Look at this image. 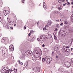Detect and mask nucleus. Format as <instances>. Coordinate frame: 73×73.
<instances>
[{
    "label": "nucleus",
    "mask_w": 73,
    "mask_h": 73,
    "mask_svg": "<svg viewBox=\"0 0 73 73\" xmlns=\"http://www.w3.org/2000/svg\"><path fill=\"white\" fill-rule=\"evenodd\" d=\"M71 70H72V69H71Z\"/></svg>",
    "instance_id": "obj_62"
},
{
    "label": "nucleus",
    "mask_w": 73,
    "mask_h": 73,
    "mask_svg": "<svg viewBox=\"0 0 73 73\" xmlns=\"http://www.w3.org/2000/svg\"><path fill=\"white\" fill-rule=\"evenodd\" d=\"M71 21L73 23V16L72 17V18L71 19Z\"/></svg>",
    "instance_id": "obj_33"
},
{
    "label": "nucleus",
    "mask_w": 73,
    "mask_h": 73,
    "mask_svg": "<svg viewBox=\"0 0 73 73\" xmlns=\"http://www.w3.org/2000/svg\"><path fill=\"white\" fill-rule=\"evenodd\" d=\"M9 50L11 51H13L14 50L13 46L12 45H11L9 46Z\"/></svg>",
    "instance_id": "obj_8"
},
{
    "label": "nucleus",
    "mask_w": 73,
    "mask_h": 73,
    "mask_svg": "<svg viewBox=\"0 0 73 73\" xmlns=\"http://www.w3.org/2000/svg\"><path fill=\"white\" fill-rule=\"evenodd\" d=\"M37 40H38V41H39V38H38L37 39Z\"/></svg>",
    "instance_id": "obj_50"
},
{
    "label": "nucleus",
    "mask_w": 73,
    "mask_h": 73,
    "mask_svg": "<svg viewBox=\"0 0 73 73\" xmlns=\"http://www.w3.org/2000/svg\"><path fill=\"white\" fill-rule=\"evenodd\" d=\"M66 48H69V47L68 46H66Z\"/></svg>",
    "instance_id": "obj_40"
},
{
    "label": "nucleus",
    "mask_w": 73,
    "mask_h": 73,
    "mask_svg": "<svg viewBox=\"0 0 73 73\" xmlns=\"http://www.w3.org/2000/svg\"><path fill=\"white\" fill-rule=\"evenodd\" d=\"M46 61V62H47L48 64H50L52 61V58L51 57H49V56H46L45 57Z\"/></svg>",
    "instance_id": "obj_2"
},
{
    "label": "nucleus",
    "mask_w": 73,
    "mask_h": 73,
    "mask_svg": "<svg viewBox=\"0 0 73 73\" xmlns=\"http://www.w3.org/2000/svg\"><path fill=\"white\" fill-rule=\"evenodd\" d=\"M34 38H33L31 40V41H33V40H34Z\"/></svg>",
    "instance_id": "obj_37"
},
{
    "label": "nucleus",
    "mask_w": 73,
    "mask_h": 73,
    "mask_svg": "<svg viewBox=\"0 0 73 73\" xmlns=\"http://www.w3.org/2000/svg\"><path fill=\"white\" fill-rule=\"evenodd\" d=\"M5 40L4 38H2L1 40V42H5Z\"/></svg>",
    "instance_id": "obj_17"
},
{
    "label": "nucleus",
    "mask_w": 73,
    "mask_h": 73,
    "mask_svg": "<svg viewBox=\"0 0 73 73\" xmlns=\"http://www.w3.org/2000/svg\"><path fill=\"white\" fill-rule=\"evenodd\" d=\"M72 8H73V6H72Z\"/></svg>",
    "instance_id": "obj_64"
},
{
    "label": "nucleus",
    "mask_w": 73,
    "mask_h": 73,
    "mask_svg": "<svg viewBox=\"0 0 73 73\" xmlns=\"http://www.w3.org/2000/svg\"><path fill=\"white\" fill-rule=\"evenodd\" d=\"M33 70L36 72H38L40 71V68L38 67H36L34 68Z\"/></svg>",
    "instance_id": "obj_6"
},
{
    "label": "nucleus",
    "mask_w": 73,
    "mask_h": 73,
    "mask_svg": "<svg viewBox=\"0 0 73 73\" xmlns=\"http://www.w3.org/2000/svg\"><path fill=\"white\" fill-rule=\"evenodd\" d=\"M58 58V57L57 56H57H56V58Z\"/></svg>",
    "instance_id": "obj_51"
},
{
    "label": "nucleus",
    "mask_w": 73,
    "mask_h": 73,
    "mask_svg": "<svg viewBox=\"0 0 73 73\" xmlns=\"http://www.w3.org/2000/svg\"><path fill=\"white\" fill-rule=\"evenodd\" d=\"M14 27H16V24L14 25Z\"/></svg>",
    "instance_id": "obj_54"
},
{
    "label": "nucleus",
    "mask_w": 73,
    "mask_h": 73,
    "mask_svg": "<svg viewBox=\"0 0 73 73\" xmlns=\"http://www.w3.org/2000/svg\"><path fill=\"white\" fill-rule=\"evenodd\" d=\"M36 51H35V50H34V53L35 55V57H36V58L35 57H33L32 58V60H33V61H36V60H35V58H39V59H40L41 58V57H40V53H37L36 52Z\"/></svg>",
    "instance_id": "obj_1"
},
{
    "label": "nucleus",
    "mask_w": 73,
    "mask_h": 73,
    "mask_svg": "<svg viewBox=\"0 0 73 73\" xmlns=\"http://www.w3.org/2000/svg\"><path fill=\"white\" fill-rule=\"evenodd\" d=\"M58 13H59V14H61V13L59 12H58Z\"/></svg>",
    "instance_id": "obj_53"
},
{
    "label": "nucleus",
    "mask_w": 73,
    "mask_h": 73,
    "mask_svg": "<svg viewBox=\"0 0 73 73\" xmlns=\"http://www.w3.org/2000/svg\"><path fill=\"white\" fill-rule=\"evenodd\" d=\"M24 58V56H20V58L21 59H23Z\"/></svg>",
    "instance_id": "obj_20"
},
{
    "label": "nucleus",
    "mask_w": 73,
    "mask_h": 73,
    "mask_svg": "<svg viewBox=\"0 0 73 73\" xmlns=\"http://www.w3.org/2000/svg\"><path fill=\"white\" fill-rule=\"evenodd\" d=\"M71 54H73V53H71Z\"/></svg>",
    "instance_id": "obj_57"
},
{
    "label": "nucleus",
    "mask_w": 73,
    "mask_h": 73,
    "mask_svg": "<svg viewBox=\"0 0 73 73\" xmlns=\"http://www.w3.org/2000/svg\"><path fill=\"white\" fill-rule=\"evenodd\" d=\"M16 71H17V69H16Z\"/></svg>",
    "instance_id": "obj_61"
},
{
    "label": "nucleus",
    "mask_w": 73,
    "mask_h": 73,
    "mask_svg": "<svg viewBox=\"0 0 73 73\" xmlns=\"http://www.w3.org/2000/svg\"><path fill=\"white\" fill-rule=\"evenodd\" d=\"M59 26H60V25L58 24L56 25V27H57V28H59Z\"/></svg>",
    "instance_id": "obj_29"
},
{
    "label": "nucleus",
    "mask_w": 73,
    "mask_h": 73,
    "mask_svg": "<svg viewBox=\"0 0 73 73\" xmlns=\"http://www.w3.org/2000/svg\"><path fill=\"white\" fill-rule=\"evenodd\" d=\"M62 67H60V68H59L58 70V71H59V72H61L62 71Z\"/></svg>",
    "instance_id": "obj_16"
},
{
    "label": "nucleus",
    "mask_w": 73,
    "mask_h": 73,
    "mask_svg": "<svg viewBox=\"0 0 73 73\" xmlns=\"http://www.w3.org/2000/svg\"><path fill=\"white\" fill-rule=\"evenodd\" d=\"M66 3H65V4L64 3L63 4V6H65V5H66Z\"/></svg>",
    "instance_id": "obj_36"
},
{
    "label": "nucleus",
    "mask_w": 73,
    "mask_h": 73,
    "mask_svg": "<svg viewBox=\"0 0 73 73\" xmlns=\"http://www.w3.org/2000/svg\"><path fill=\"white\" fill-rule=\"evenodd\" d=\"M42 47H44V46H45V45L44 44H43L42 45Z\"/></svg>",
    "instance_id": "obj_44"
},
{
    "label": "nucleus",
    "mask_w": 73,
    "mask_h": 73,
    "mask_svg": "<svg viewBox=\"0 0 73 73\" xmlns=\"http://www.w3.org/2000/svg\"><path fill=\"white\" fill-rule=\"evenodd\" d=\"M26 25L24 27L25 29H26Z\"/></svg>",
    "instance_id": "obj_39"
},
{
    "label": "nucleus",
    "mask_w": 73,
    "mask_h": 73,
    "mask_svg": "<svg viewBox=\"0 0 73 73\" xmlns=\"http://www.w3.org/2000/svg\"><path fill=\"white\" fill-rule=\"evenodd\" d=\"M66 1L67 2H68V0H66Z\"/></svg>",
    "instance_id": "obj_56"
},
{
    "label": "nucleus",
    "mask_w": 73,
    "mask_h": 73,
    "mask_svg": "<svg viewBox=\"0 0 73 73\" xmlns=\"http://www.w3.org/2000/svg\"><path fill=\"white\" fill-rule=\"evenodd\" d=\"M40 37V39H43V40H44V39H45V38H44L43 35L41 36Z\"/></svg>",
    "instance_id": "obj_19"
},
{
    "label": "nucleus",
    "mask_w": 73,
    "mask_h": 73,
    "mask_svg": "<svg viewBox=\"0 0 73 73\" xmlns=\"http://www.w3.org/2000/svg\"><path fill=\"white\" fill-rule=\"evenodd\" d=\"M43 31H46V27H44L43 28Z\"/></svg>",
    "instance_id": "obj_28"
},
{
    "label": "nucleus",
    "mask_w": 73,
    "mask_h": 73,
    "mask_svg": "<svg viewBox=\"0 0 73 73\" xmlns=\"http://www.w3.org/2000/svg\"><path fill=\"white\" fill-rule=\"evenodd\" d=\"M23 62H21V65H23Z\"/></svg>",
    "instance_id": "obj_42"
},
{
    "label": "nucleus",
    "mask_w": 73,
    "mask_h": 73,
    "mask_svg": "<svg viewBox=\"0 0 73 73\" xmlns=\"http://www.w3.org/2000/svg\"><path fill=\"white\" fill-rule=\"evenodd\" d=\"M52 24V21H49L48 23V25H51Z\"/></svg>",
    "instance_id": "obj_15"
},
{
    "label": "nucleus",
    "mask_w": 73,
    "mask_h": 73,
    "mask_svg": "<svg viewBox=\"0 0 73 73\" xmlns=\"http://www.w3.org/2000/svg\"><path fill=\"white\" fill-rule=\"evenodd\" d=\"M47 26H48V25H45V27L46 28V27H47Z\"/></svg>",
    "instance_id": "obj_46"
},
{
    "label": "nucleus",
    "mask_w": 73,
    "mask_h": 73,
    "mask_svg": "<svg viewBox=\"0 0 73 73\" xmlns=\"http://www.w3.org/2000/svg\"><path fill=\"white\" fill-rule=\"evenodd\" d=\"M22 3H24V1H23V0H22Z\"/></svg>",
    "instance_id": "obj_49"
},
{
    "label": "nucleus",
    "mask_w": 73,
    "mask_h": 73,
    "mask_svg": "<svg viewBox=\"0 0 73 73\" xmlns=\"http://www.w3.org/2000/svg\"><path fill=\"white\" fill-rule=\"evenodd\" d=\"M1 13H2V12L0 11V17H1V16H2V15H1Z\"/></svg>",
    "instance_id": "obj_30"
},
{
    "label": "nucleus",
    "mask_w": 73,
    "mask_h": 73,
    "mask_svg": "<svg viewBox=\"0 0 73 73\" xmlns=\"http://www.w3.org/2000/svg\"><path fill=\"white\" fill-rule=\"evenodd\" d=\"M3 27H5L7 29H8L10 27V26H9V24L7 22H6L4 23L3 24Z\"/></svg>",
    "instance_id": "obj_3"
},
{
    "label": "nucleus",
    "mask_w": 73,
    "mask_h": 73,
    "mask_svg": "<svg viewBox=\"0 0 73 73\" xmlns=\"http://www.w3.org/2000/svg\"><path fill=\"white\" fill-rule=\"evenodd\" d=\"M54 52H52V56H54Z\"/></svg>",
    "instance_id": "obj_26"
},
{
    "label": "nucleus",
    "mask_w": 73,
    "mask_h": 73,
    "mask_svg": "<svg viewBox=\"0 0 73 73\" xmlns=\"http://www.w3.org/2000/svg\"><path fill=\"white\" fill-rule=\"evenodd\" d=\"M54 37L55 40H57V38L56 37V36L54 35Z\"/></svg>",
    "instance_id": "obj_22"
},
{
    "label": "nucleus",
    "mask_w": 73,
    "mask_h": 73,
    "mask_svg": "<svg viewBox=\"0 0 73 73\" xmlns=\"http://www.w3.org/2000/svg\"><path fill=\"white\" fill-rule=\"evenodd\" d=\"M58 31V29L57 28H55V30H54V31L55 32L56 31Z\"/></svg>",
    "instance_id": "obj_35"
},
{
    "label": "nucleus",
    "mask_w": 73,
    "mask_h": 73,
    "mask_svg": "<svg viewBox=\"0 0 73 73\" xmlns=\"http://www.w3.org/2000/svg\"><path fill=\"white\" fill-rule=\"evenodd\" d=\"M71 43L72 44H73V40L72 41H71Z\"/></svg>",
    "instance_id": "obj_45"
},
{
    "label": "nucleus",
    "mask_w": 73,
    "mask_h": 73,
    "mask_svg": "<svg viewBox=\"0 0 73 73\" xmlns=\"http://www.w3.org/2000/svg\"><path fill=\"white\" fill-rule=\"evenodd\" d=\"M28 54H32V51H28Z\"/></svg>",
    "instance_id": "obj_23"
},
{
    "label": "nucleus",
    "mask_w": 73,
    "mask_h": 73,
    "mask_svg": "<svg viewBox=\"0 0 73 73\" xmlns=\"http://www.w3.org/2000/svg\"><path fill=\"white\" fill-rule=\"evenodd\" d=\"M2 73H8L9 71H8V69L2 70Z\"/></svg>",
    "instance_id": "obj_10"
},
{
    "label": "nucleus",
    "mask_w": 73,
    "mask_h": 73,
    "mask_svg": "<svg viewBox=\"0 0 73 73\" xmlns=\"http://www.w3.org/2000/svg\"><path fill=\"white\" fill-rule=\"evenodd\" d=\"M12 70V69L11 68L9 70V72H11Z\"/></svg>",
    "instance_id": "obj_34"
},
{
    "label": "nucleus",
    "mask_w": 73,
    "mask_h": 73,
    "mask_svg": "<svg viewBox=\"0 0 73 73\" xmlns=\"http://www.w3.org/2000/svg\"><path fill=\"white\" fill-rule=\"evenodd\" d=\"M6 69H8V68H7V67H4L2 70H7Z\"/></svg>",
    "instance_id": "obj_25"
},
{
    "label": "nucleus",
    "mask_w": 73,
    "mask_h": 73,
    "mask_svg": "<svg viewBox=\"0 0 73 73\" xmlns=\"http://www.w3.org/2000/svg\"><path fill=\"white\" fill-rule=\"evenodd\" d=\"M53 8H54V7H53L52 6V7L51 8V9H53Z\"/></svg>",
    "instance_id": "obj_43"
},
{
    "label": "nucleus",
    "mask_w": 73,
    "mask_h": 73,
    "mask_svg": "<svg viewBox=\"0 0 73 73\" xmlns=\"http://www.w3.org/2000/svg\"><path fill=\"white\" fill-rule=\"evenodd\" d=\"M73 48H71V51H72V50H73Z\"/></svg>",
    "instance_id": "obj_48"
},
{
    "label": "nucleus",
    "mask_w": 73,
    "mask_h": 73,
    "mask_svg": "<svg viewBox=\"0 0 73 73\" xmlns=\"http://www.w3.org/2000/svg\"><path fill=\"white\" fill-rule=\"evenodd\" d=\"M3 13L5 16H7V15H8V14L9 13V11H6L5 10L3 11Z\"/></svg>",
    "instance_id": "obj_9"
},
{
    "label": "nucleus",
    "mask_w": 73,
    "mask_h": 73,
    "mask_svg": "<svg viewBox=\"0 0 73 73\" xmlns=\"http://www.w3.org/2000/svg\"><path fill=\"white\" fill-rule=\"evenodd\" d=\"M31 32H32V31H30V33H32Z\"/></svg>",
    "instance_id": "obj_52"
},
{
    "label": "nucleus",
    "mask_w": 73,
    "mask_h": 73,
    "mask_svg": "<svg viewBox=\"0 0 73 73\" xmlns=\"http://www.w3.org/2000/svg\"><path fill=\"white\" fill-rule=\"evenodd\" d=\"M25 67H26V66H28V63L26 62L25 64Z\"/></svg>",
    "instance_id": "obj_24"
},
{
    "label": "nucleus",
    "mask_w": 73,
    "mask_h": 73,
    "mask_svg": "<svg viewBox=\"0 0 73 73\" xmlns=\"http://www.w3.org/2000/svg\"><path fill=\"white\" fill-rule=\"evenodd\" d=\"M65 47V46H63V49L64 50H65L66 51H67V52H68V49H66V48Z\"/></svg>",
    "instance_id": "obj_18"
},
{
    "label": "nucleus",
    "mask_w": 73,
    "mask_h": 73,
    "mask_svg": "<svg viewBox=\"0 0 73 73\" xmlns=\"http://www.w3.org/2000/svg\"><path fill=\"white\" fill-rule=\"evenodd\" d=\"M60 46L58 45H56L55 47H54V50L56 51V50H57L59 48Z\"/></svg>",
    "instance_id": "obj_7"
},
{
    "label": "nucleus",
    "mask_w": 73,
    "mask_h": 73,
    "mask_svg": "<svg viewBox=\"0 0 73 73\" xmlns=\"http://www.w3.org/2000/svg\"><path fill=\"white\" fill-rule=\"evenodd\" d=\"M58 9L59 11H60V10H61V9H62V8H61V7H58Z\"/></svg>",
    "instance_id": "obj_31"
},
{
    "label": "nucleus",
    "mask_w": 73,
    "mask_h": 73,
    "mask_svg": "<svg viewBox=\"0 0 73 73\" xmlns=\"http://www.w3.org/2000/svg\"><path fill=\"white\" fill-rule=\"evenodd\" d=\"M37 24H38V22L37 23Z\"/></svg>",
    "instance_id": "obj_63"
},
{
    "label": "nucleus",
    "mask_w": 73,
    "mask_h": 73,
    "mask_svg": "<svg viewBox=\"0 0 73 73\" xmlns=\"http://www.w3.org/2000/svg\"><path fill=\"white\" fill-rule=\"evenodd\" d=\"M64 24H68V22L66 21H64Z\"/></svg>",
    "instance_id": "obj_27"
},
{
    "label": "nucleus",
    "mask_w": 73,
    "mask_h": 73,
    "mask_svg": "<svg viewBox=\"0 0 73 73\" xmlns=\"http://www.w3.org/2000/svg\"><path fill=\"white\" fill-rule=\"evenodd\" d=\"M63 24V23H61L60 24V25H61V26Z\"/></svg>",
    "instance_id": "obj_38"
},
{
    "label": "nucleus",
    "mask_w": 73,
    "mask_h": 73,
    "mask_svg": "<svg viewBox=\"0 0 73 73\" xmlns=\"http://www.w3.org/2000/svg\"><path fill=\"white\" fill-rule=\"evenodd\" d=\"M18 62H20V61L19 60Z\"/></svg>",
    "instance_id": "obj_58"
},
{
    "label": "nucleus",
    "mask_w": 73,
    "mask_h": 73,
    "mask_svg": "<svg viewBox=\"0 0 73 73\" xmlns=\"http://www.w3.org/2000/svg\"><path fill=\"white\" fill-rule=\"evenodd\" d=\"M8 22H9V25H13V24L14 23L13 21H8Z\"/></svg>",
    "instance_id": "obj_12"
},
{
    "label": "nucleus",
    "mask_w": 73,
    "mask_h": 73,
    "mask_svg": "<svg viewBox=\"0 0 73 73\" xmlns=\"http://www.w3.org/2000/svg\"><path fill=\"white\" fill-rule=\"evenodd\" d=\"M60 21H61V19H60Z\"/></svg>",
    "instance_id": "obj_60"
},
{
    "label": "nucleus",
    "mask_w": 73,
    "mask_h": 73,
    "mask_svg": "<svg viewBox=\"0 0 73 73\" xmlns=\"http://www.w3.org/2000/svg\"><path fill=\"white\" fill-rule=\"evenodd\" d=\"M3 19H4V17L3 16L0 17V22H1V21H3Z\"/></svg>",
    "instance_id": "obj_13"
},
{
    "label": "nucleus",
    "mask_w": 73,
    "mask_h": 73,
    "mask_svg": "<svg viewBox=\"0 0 73 73\" xmlns=\"http://www.w3.org/2000/svg\"><path fill=\"white\" fill-rule=\"evenodd\" d=\"M64 65L66 66L67 68H69L71 66V64L69 62H66L64 63Z\"/></svg>",
    "instance_id": "obj_4"
},
{
    "label": "nucleus",
    "mask_w": 73,
    "mask_h": 73,
    "mask_svg": "<svg viewBox=\"0 0 73 73\" xmlns=\"http://www.w3.org/2000/svg\"><path fill=\"white\" fill-rule=\"evenodd\" d=\"M13 71H12V72H10V73H13Z\"/></svg>",
    "instance_id": "obj_59"
},
{
    "label": "nucleus",
    "mask_w": 73,
    "mask_h": 73,
    "mask_svg": "<svg viewBox=\"0 0 73 73\" xmlns=\"http://www.w3.org/2000/svg\"><path fill=\"white\" fill-rule=\"evenodd\" d=\"M31 35V34L30 33H29L28 34V35H29V36H30V35Z\"/></svg>",
    "instance_id": "obj_41"
},
{
    "label": "nucleus",
    "mask_w": 73,
    "mask_h": 73,
    "mask_svg": "<svg viewBox=\"0 0 73 73\" xmlns=\"http://www.w3.org/2000/svg\"><path fill=\"white\" fill-rule=\"evenodd\" d=\"M45 58H42V61L43 62H44L45 61Z\"/></svg>",
    "instance_id": "obj_21"
},
{
    "label": "nucleus",
    "mask_w": 73,
    "mask_h": 73,
    "mask_svg": "<svg viewBox=\"0 0 73 73\" xmlns=\"http://www.w3.org/2000/svg\"><path fill=\"white\" fill-rule=\"evenodd\" d=\"M43 7L44 9H46L47 8V6L46 5V4H45V3L44 1L43 2Z\"/></svg>",
    "instance_id": "obj_11"
},
{
    "label": "nucleus",
    "mask_w": 73,
    "mask_h": 73,
    "mask_svg": "<svg viewBox=\"0 0 73 73\" xmlns=\"http://www.w3.org/2000/svg\"><path fill=\"white\" fill-rule=\"evenodd\" d=\"M67 5H69V4H70V3L69 2H67Z\"/></svg>",
    "instance_id": "obj_32"
},
{
    "label": "nucleus",
    "mask_w": 73,
    "mask_h": 73,
    "mask_svg": "<svg viewBox=\"0 0 73 73\" xmlns=\"http://www.w3.org/2000/svg\"><path fill=\"white\" fill-rule=\"evenodd\" d=\"M3 54L4 56H8V54L7 53V50H3Z\"/></svg>",
    "instance_id": "obj_5"
},
{
    "label": "nucleus",
    "mask_w": 73,
    "mask_h": 73,
    "mask_svg": "<svg viewBox=\"0 0 73 73\" xmlns=\"http://www.w3.org/2000/svg\"><path fill=\"white\" fill-rule=\"evenodd\" d=\"M67 73H71L70 72H68Z\"/></svg>",
    "instance_id": "obj_55"
},
{
    "label": "nucleus",
    "mask_w": 73,
    "mask_h": 73,
    "mask_svg": "<svg viewBox=\"0 0 73 73\" xmlns=\"http://www.w3.org/2000/svg\"><path fill=\"white\" fill-rule=\"evenodd\" d=\"M11 29H13V27H10Z\"/></svg>",
    "instance_id": "obj_47"
},
{
    "label": "nucleus",
    "mask_w": 73,
    "mask_h": 73,
    "mask_svg": "<svg viewBox=\"0 0 73 73\" xmlns=\"http://www.w3.org/2000/svg\"><path fill=\"white\" fill-rule=\"evenodd\" d=\"M58 0V3H60L61 2H64V1H65V0Z\"/></svg>",
    "instance_id": "obj_14"
}]
</instances>
